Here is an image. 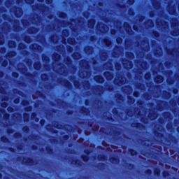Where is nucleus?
<instances>
[{
    "label": "nucleus",
    "instance_id": "4468645a",
    "mask_svg": "<svg viewBox=\"0 0 179 179\" xmlns=\"http://www.w3.org/2000/svg\"><path fill=\"white\" fill-rule=\"evenodd\" d=\"M117 41H118V39H117Z\"/></svg>",
    "mask_w": 179,
    "mask_h": 179
},
{
    "label": "nucleus",
    "instance_id": "f257e3e1",
    "mask_svg": "<svg viewBox=\"0 0 179 179\" xmlns=\"http://www.w3.org/2000/svg\"><path fill=\"white\" fill-rule=\"evenodd\" d=\"M94 80H96V82H98L99 83H103V82H104L103 77H101L100 76H95Z\"/></svg>",
    "mask_w": 179,
    "mask_h": 179
},
{
    "label": "nucleus",
    "instance_id": "2eb2a0df",
    "mask_svg": "<svg viewBox=\"0 0 179 179\" xmlns=\"http://www.w3.org/2000/svg\"><path fill=\"white\" fill-rule=\"evenodd\" d=\"M0 177H1V174H0Z\"/></svg>",
    "mask_w": 179,
    "mask_h": 179
},
{
    "label": "nucleus",
    "instance_id": "ddd939ff",
    "mask_svg": "<svg viewBox=\"0 0 179 179\" xmlns=\"http://www.w3.org/2000/svg\"><path fill=\"white\" fill-rule=\"evenodd\" d=\"M34 67L36 68V65H34Z\"/></svg>",
    "mask_w": 179,
    "mask_h": 179
},
{
    "label": "nucleus",
    "instance_id": "6e6552de",
    "mask_svg": "<svg viewBox=\"0 0 179 179\" xmlns=\"http://www.w3.org/2000/svg\"><path fill=\"white\" fill-rule=\"evenodd\" d=\"M129 2H131V5H132V3H134V0H129Z\"/></svg>",
    "mask_w": 179,
    "mask_h": 179
},
{
    "label": "nucleus",
    "instance_id": "f03ea898",
    "mask_svg": "<svg viewBox=\"0 0 179 179\" xmlns=\"http://www.w3.org/2000/svg\"><path fill=\"white\" fill-rule=\"evenodd\" d=\"M155 82H157L158 83H162L163 82V77L158 76L155 78Z\"/></svg>",
    "mask_w": 179,
    "mask_h": 179
},
{
    "label": "nucleus",
    "instance_id": "9d476101",
    "mask_svg": "<svg viewBox=\"0 0 179 179\" xmlns=\"http://www.w3.org/2000/svg\"><path fill=\"white\" fill-rule=\"evenodd\" d=\"M13 76L17 77V73H14Z\"/></svg>",
    "mask_w": 179,
    "mask_h": 179
},
{
    "label": "nucleus",
    "instance_id": "1a4fd4ad",
    "mask_svg": "<svg viewBox=\"0 0 179 179\" xmlns=\"http://www.w3.org/2000/svg\"><path fill=\"white\" fill-rule=\"evenodd\" d=\"M83 159L84 162H87V159L83 158Z\"/></svg>",
    "mask_w": 179,
    "mask_h": 179
},
{
    "label": "nucleus",
    "instance_id": "39448f33",
    "mask_svg": "<svg viewBox=\"0 0 179 179\" xmlns=\"http://www.w3.org/2000/svg\"><path fill=\"white\" fill-rule=\"evenodd\" d=\"M131 152V155H132V156H134V155H135L136 152L135 151H130Z\"/></svg>",
    "mask_w": 179,
    "mask_h": 179
},
{
    "label": "nucleus",
    "instance_id": "20e7f679",
    "mask_svg": "<svg viewBox=\"0 0 179 179\" xmlns=\"http://www.w3.org/2000/svg\"><path fill=\"white\" fill-rule=\"evenodd\" d=\"M105 43H106V45H111V42H110L107 40H105Z\"/></svg>",
    "mask_w": 179,
    "mask_h": 179
},
{
    "label": "nucleus",
    "instance_id": "9b49d317",
    "mask_svg": "<svg viewBox=\"0 0 179 179\" xmlns=\"http://www.w3.org/2000/svg\"><path fill=\"white\" fill-rule=\"evenodd\" d=\"M39 2H43V0H38Z\"/></svg>",
    "mask_w": 179,
    "mask_h": 179
},
{
    "label": "nucleus",
    "instance_id": "f8f14e48",
    "mask_svg": "<svg viewBox=\"0 0 179 179\" xmlns=\"http://www.w3.org/2000/svg\"><path fill=\"white\" fill-rule=\"evenodd\" d=\"M0 76H2V73H0Z\"/></svg>",
    "mask_w": 179,
    "mask_h": 179
},
{
    "label": "nucleus",
    "instance_id": "423d86ee",
    "mask_svg": "<svg viewBox=\"0 0 179 179\" xmlns=\"http://www.w3.org/2000/svg\"><path fill=\"white\" fill-rule=\"evenodd\" d=\"M76 55H78V57H79V54L76 53V55H73V58H75L76 59H78L79 58L75 57Z\"/></svg>",
    "mask_w": 179,
    "mask_h": 179
},
{
    "label": "nucleus",
    "instance_id": "0eeeda50",
    "mask_svg": "<svg viewBox=\"0 0 179 179\" xmlns=\"http://www.w3.org/2000/svg\"><path fill=\"white\" fill-rule=\"evenodd\" d=\"M2 107H6L7 104L6 103H3L1 104Z\"/></svg>",
    "mask_w": 179,
    "mask_h": 179
},
{
    "label": "nucleus",
    "instance_id": "7ed1b4c3",
    "mask_svg": "<svg viewBox=\"0 0 179 179\" xmlns=\"http://www.w3.org/2000/svg\"><path fill=\"white\" fill-rule=\"evenodd\" d=\"M8 45L9 47H15V42H9Z\"/></svg>",
    "mask_w": 179,
    "mask_h": 179
}]
</instances>
